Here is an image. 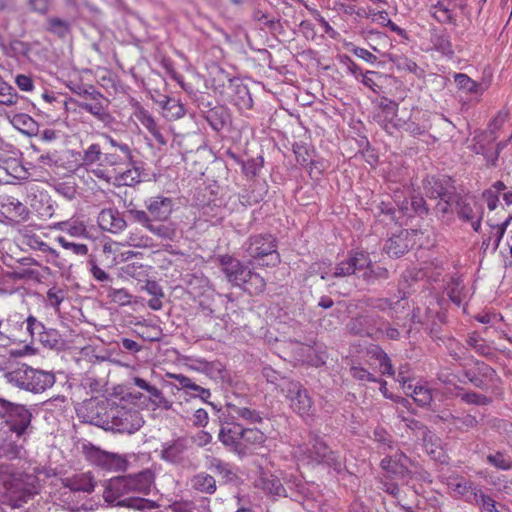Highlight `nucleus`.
I'll list each match as a JSON object with an SVG mask.
<instances>
[{
    "label": "nucleus",
    "mask_w": 512,
    "mask_h": 512,
    "mask_svg": "<svg viewBox=\"0 0 512 512\" xmlns=\"http://www.w3.org/2000/svg\"><path fill=\"white\" fill-rule=\"evenodd\" d=\"M96 424L105 430L132 434L142 427L143 419L137 409L120 399L109 405L104 417Z\"/></svg>",
    "instance_id": "1"
},
{
    "label": "nucleus",
    "mask_w": 512,
    "mask_h": 512,
    "mask_svg": "<svg viewBox=\"0 0 512 512\" xmlns=\"http://www.w3.org/2000/svg\"><path fill=\"white\" fill-rule=\"evenodd\" d=\"M4 378L8 383L33 393H41L55 383L52 372L34 369L26 364L12 366L4 373Z\"/></svg>",
    "instance_id": "2"
},
{
    "label": "nucleus",
    "mask_w": 512,
    "mask_h": 512,
    "mask_svg": "<svg viewBox=\"0 0 512 512\" xmlns=\"http://www.w3.org/2000/svg\"><path fill=\"white\" fill-rule=\"evenodd\" d=\"M295 454L308 464H325L337 472L344 468L342 458L331 451L318 436H310L309 442L300 445Z\"/></svg>",
    "instance_id": "3"
},
{
    "label": "nucleus",
    "mask_w": 512,
    "mask_h": 512,
    "mask_svg": "<svg viewBox=\"0 0 512 512\" xmlns=\"http://www.w3.org/2000/svg\"><path fill=\"white\" fill-rule=\"evenodd\" d=\"M245 251L250 262L259 266H276L280 262L276 240L270 234L251 236L246 243Z\"/></svg>",
    "instance_id": "4"
},
{
    "label": "nucleus",
    "mask_w": 512,
    "mask_h": 512,
    "mask_svg": "<svg viewBox=\"0 0 512 512\" xmlns=\"http://www.w3.org/2000/svg\"><path fill=\"white\" fill-rule=\"evenodd\" d=\"M367 257L365 253H355L349 259L340 262L336 267L331 269V264L327 262L315 263L310 267V273L316 274L326 281L337 280L356 273L367 265Z\"/></svg>",
    "instance_id": "5"
},
{
    "label": "nucleus",
    "mask_w": 512,
    "mask_h": 512,
    "mask_svg": "<svg viewBox=\"0 0 512 512\" xmlns=\"http://www.w3.org/2000/svg\"><path fill=\"white\" fill-rule=\"evenodd\" d=\"M281 392L289 400L290 407L302 418H308L313 415V403L299 382L283 381L280 385Z\"/></svg>",
    "instance_id": "6"
},
{
    "label": "nucleus",
    "mask_w": 512,
    "mask_h": 512,
    "mask_svg": "<svg viewBox=\"0 0 512 512\" xmlns=\"http://www.w3.org/2000/svg\"><path fill=\"white\" fill-rule=\"evenodd\" d=\"M2 406L6 409V423L10 432L15 434L18 440L21 439L30 425L31 412L23 405L13 404L5 400L2 401Z\"/></svg>",
    "instance_id": "7"
},
{
    "label": "nucleus",
    "mask_w": 512,
    "mask_h": 512,
    "mask_svg": "<svg viewBox=\"0 0 512 512\" xmlns=\"http://www.w3.org/2000/svg\"><path fill=\"white\" fill-rule=\"evenodd\" d=\"M88 460L107 471L120 472L128 467V460L124 455L103 451L97 447L87 449Z\"/></svg>",
    "instance_id": "8"
},
{
    "label": "nucleus",
    "mask_w": 512,
    "mask_h": 512,
    "mask_svg": "<svg viewBox=\"0 0 512 512\" xmlns=\"http://www.w3.org/2000/svg\"><path fill=\"white\" fill-rule=\"evenodd\" d=\"M418 235L417 230H402L386 241L384 250L391 257H400L416 244Z\"/></svg>",
    "instance_id": "9"
},
{
    "label": "nucleus",
    "mask_w": 512,
    "mask_h": 512,
    "mask_svg": "<svg viewBox=\"0 0 512 512\" xmlns=\"http://www.w3.org/2000/svg\"><path fill=\"white\" fill-rule=\"evenodd\" d=\"M80 153L65 149L62 151H52L42 154L39 162L43 165H55L66 169H74L78 166Z\"/></svg>",
    "instance_id": "10"
},
{
    "label": "nucleus",
    "mask_w": 512,
    "mask_h": 512,
    "mask_svg": "<svg viewBox=\"0 0 512 512\" xmlns=\"http://www.w3.org/2000/svg\"><path fill=\"white\" fill-rule=\"evenodd\" d=\"M266 441L265 434L257 428H243L241 440L238 443L236 453L244 456L256 452L262 448Z\"/></svg>",
    "instance_id": "11"
},
{
    "label": "nucleus",
    "mask_w": 512,
    "mask_h": 512,
    "mask_svg": "<svg viewBox=\"0 0 512 512\" xmlns=\"http://www.w3.org/2000/svg\"><path fill=\"white\" fill-rule=\"evenodd\" d=\"M458 205L459 217L462 220L469 222L474 231L478 232L481 228V220L484 213L483 207L472 198L462 199Z\"/></svg>",
    "instance_id": "12"
},
{
    "label": "nucleus",
    "mask_w": 512,
    "mask_h": 512,
    "mask_svg": "<svg viewBox=\"0 0 512 512\" xmlns=\"http://www.w3.org/2000/svg\"><path fill=\"white\" fill-rule=\"evenodd\" d=\"M173 200L161 195L153 196L145 201V207L152 220L166 221L173 211Z\"/></svg>",
    "instance_id": "13"
},
{
    "label": "nucleus",
    "mask_w": 512,
    "mask_h": 512,
    "mask_svg": "<svg viewBox=\"0 0 512 512\" xmlns=\"http://www.w3.org/2000/svg\"><path fill=\"white\" fill-rule=\"evenodd\" d=\"M449 491L456 497L471 503L480 486L462 476L450 477L447 481Z\"/></svg>",
    "instance_id": "14"
},
{
    "label": "nucleus",
    "mask_w": 512,
    "mask_h": 512,
    "mask_svg": "<svg viewBox=\"0 0 512 512\" xmlns=\"http://www.w3.org/2000/svg\"><path fill=\"white\" fill-rule=\"evenodd\" d=\"M221 264L222 271L228 281L233 285L242 286L247 275H249V270L239 260L227 256L221 258Z\"/></svg>",
    "instance_id": "15"
},
{
    "label": "nucleus",
    "mask_w": 512,
    "mask_h": 512,
    "mask_svg": "<svg viewBox=\"0 0 512 512\" xmlns=\"http://www.w3.org/2000/svg\"><path fill=\"white\" fill-rule=\"evenodd\" d=\"M98 224L102 230L114 234L122 232L127 225L121 214L114 209H103L98 215Z\"/></svg>",
    "instance_id": "16"
},
{
    "label": "nucleus",
    "mask_w": 512,
    "mask_h": 512,
    "mask_svg": "<svg viewBox=\"0 0 512 512\" xmlns=\"http://www.w3.org/2000/svg\"><path fill=\"white\" fill-rule=\"evenodd\" d=\"M408 458L402 452L388 455L381 461V467L387 474L403 478L407 472Z\"/></svg>",
    "instance_id": "17"
},
{
    "label": "nucleus",
    "mask_w": 512,
    "mask_h": 512,
    "mask_svg": "<svg viewBox=\"0 0 512 512\" xmlns=\"http://www.w3.org/2000/svg\"><path fill=\"white\" fill-rule=\"evenodd\" d=\"M243 427L238 423H224L219 431L218 438L226 447L236 453L238 443L241 440Z\"/></svg>",
    "instance_id": "18"
},
{
    "label": "nucleus",
    "mask_w": 512,
    "mask_h": 512,
    "mask_svg": "<svg viewBox=\"0 0 512 512\" xmlns=\"http://www.w3.org/2000/svg\"><path fill=\"white\" fill-rule=\"evenodd\" d=\"M187 448V440L184 438L164 443L161 449V458L171 463H179L183 460Z\"/></svg>",
    "instance_id": "19"
},
{
    "label": "nucleus",
    "mask_w": 512,
    "mask_h": 512,
    "mask_svg": "<svg viewBox=\"0 0 512 512\" xmlns=\"http://www.w3.org/2000/svg\"><path fill=\"white\" fill-rule=\"evenodd\" d=\"M125 477L130 493L148 494L154 482V475L150 470H144L138 474Z\"/></svg>",
    "instance_id": "20"
},
{
    "label": "nucleus",
    "mask_w": 512,
    "mask_h": 512,
    "mask_svg": "<svg viewBox=\"0 0 512 512\" xmlns=\"http://www.w3.org/2000/svg\"><path fill=\"white\" fill-rule=\"evenodd\" d=\"M89 97V100L80 102L78 106L98 119L104 120L108 116L105 107L107 100L99 92L89 93Z\"/></svg>",
    "instance_id": "21"
},
{
    "label": "nucleus",
    "mask_w": 512,
    "mask_h": 512,
    "mask_svg": "<svg viewBox=\"0 0 512 512\" xmlns=\"http://www.w3.org/2000/svg\"><path fill=\"white\" fill-rule=\"evenodd\" d=\"M65 487L74 492L91 493L95 488V481L90 472L75 474L64 480Z\"/></svg>",
    "instance_id": "22"
},
{
    "label": "nucleus",
    "mask_w": 512,
    "mask_h": 512,
    "mask_svg": "<svg viewBox=\"0 0 512 512\" xmlns=\"http://www.w3.org/2000/svg\"><path fill=\"white\" fill-rule=\"evenodd\" d=\"M3 213L16 221H26L30 211L26 205L14 197H7L2 203Z\"/></svg>",
    "instance_id": "23"
},
{
    "label": "nucleus",
    "mask_w": 512,
    "mask_h": 512,
    "mask_svg": "<svg viewBox=\"0 0 512 512\" xmlns=\"http://www.w3.org/2000/svg\"><path fill=\"white\" fill-rule=\"evenodd\" d=\"M130 493L126 477L110 479L103 493L104 500L108 503L116 502L120 497Z\"/></svg>",
    "instance_id": "24"
},
{
    "label": "nucleus",
    "mask_w": 512,
    "mask_h": 512,
    "mask_svg": "<svg viewBox=\"0 0 512 512\" xmlns=\"http://www.w3.org/2000/svg\"><path fill=\"white\" fill-rule=\"evenodd\" d=\"M420 432L426 452L434 460L443 461L444 453L441 446V439L427 427H422Z\"/></svg>",
    "instance_id": "25"
},
{
    "label": "nucleus",
    "mask_w": 512,
    "mask_h": 512,
    "mask_svg": "<svg viewBox=\"0 0 512 512\" xmlns=\"http://www.w3.org/2000/svg\"><path fill=\"white\" fill-rule=\"evenodd\" d=\"M11 177L15 180L27 179L29 176L28 170L22 165L20 160L16 158H9L2 161L0 164V177Z\"/></svg>",
    "instance_id": "26"
},
{
    "label": "nucleus",
    "mask_w": 512,
    "mask_h": 512,
    "mask_svg": "<svg viewBox=\"0 0 512 512\" xmlns=\"http://www.w3.org/2000/svg\"><path fill=\"white\" fill-rule=\"evenodd\" d=\"M10 123L14 128L27 136H35L39 132L38 123L26 113H17L10 117Z\"/></svg>",
    "instance_id": "27"
},
{
    "label": "nucleus",
    "mask_w": 512,
    "mask_h": 512,
    "mask_svg": "<svg viewBox=\"0 0 512 512\" xmlns=\"http://www.w3.org/2000/svg\"><path fill=\"white\" fill-rule=\"evenodd\" d=\"M206 468L222 477L225 482H232L237 478L233 467L229 463L215 457L207 458Z\"/></svg>",
    "instance_id": "28"
},
{
    "label": "nucleus",
    "mask_w": 512,
    "mask_h": 512,
    "mask_svg": "<svg viewBox=\"0 0 512 512\" xmlns=\"http://www.w3.org/2000/svg\"><path fill=\"white\" fill-rule=\"evenodd\" d=\"M190 485L194 490L204 494H213L217 489L215 478L207 472H199L192 476Z\"/></svg>",
    "instance_id": "29"
},
{
    "label": "nucleus",
    "mask_w": 512,
    "mask_h": 512,
    "mask_svg": "<svg viewBox=\"0 0 512 512\" xmlns=\"http://www.w3.org/2000/svg\"><path fill=\"white\" fill-rule=\"evenodd\" d=\"M22 238V243L29 246L31 249L47 253L53 258L59 257V253L54 248H51L47 243H45L39 235L25 229L22 232Z\"/></svg>",
    "instance_id": "30"
},
{
    "label": "nucleus",
    "mask_w": 512,
    "mask_h": 512,
    "mask_svg": "<svg viewBox=\"0 0 512 512\" xmlns=\"http://www.w3.org/2000/svg\"><path fill=\"white\" fill-rule=\"evenodd\" d=\"M454 80L459 89L474 95L480 96L488 89L487 83H478L466 74H455Z\"/></svg>",
    "instance_id": "31"
},
{
    "label": "nucleus",
    "mask_w": 512,
    "mask_h": 512,
    "mask_svg": "<svg viewBox=\"0 0 512 512\" xmlns=\"http://www.w3.org/2000/svg\"><path fill=\"white\" fill-rule=\"evenodd\" d=\"M431 44H422V49L425 51L436 50L444 56L451 57L454 54L453 47L448 37L445 34H432Z\"/></svg>",
    "instance_id": "32"
},
{
    "label": "nucleus",
    "mask_w": 512,
    "mask_h": 512,
    "mask_svg": "<svg viewBox=\"0 0 512 512\" xmlns=\"http://www.w3.org/2000/svg\"><path fill=\"white\" fill-rule=\"evenodd\" d=\"M172 377L178 382L181 388L185 389L188 393H190L193 396H197L202 400H207L211 395L208 389H205L197 385L195 382H193L189 377L185 375L175 374Z\"/></svg>",
    "instance_id": "33"
},
{
    "label": "nucleus",
    "mask_w": 512,
    "mask_h": 512,
    "mask_svg": "<svg viewBox=\"0 0 512 512\" xmlns=\"http://www.w3.org/2000/svg\"><path fill=\"white\" fill-rule=\"evenodd\" d=\"M467 345L477 354L484 357H492L495 355V348L486 340L481 338L476 332L468 335Z\"/></svg>",
    "instance_id": "34"
},
{
    "label": "nucleus",
    "mask_w": 512,
    "mask_h": 512,
    "mask_svg": "<svg viewBox=\"0 0 512 512\" xmlns=\"http://www.w3.org/2000/svg\"><path fill=\"white\" fill-rule=\"evenodd\" d=\"M141 181V172L138 167L133 165L123 172L115 169L114 185L117 186H133Z\"/></svg>",
    "instance_id": "35"
},
{
    "label": "nucleus",
    "mask_w": 512,
    "mask_h": 512,
    "mask_svg": "<svg viewBox=\"0 0 512 512\" xmlns=\"http://www.w3.org/2000/svg\"><path fill=\"white\" fill-rule=\"evenodd\" d=\"M434 190L431 192L432 198H439L440 200L436 204L437 213H441L442 215L448 214L450 212V194L444 189L440 182L434 183Z\"/></svg>",
    "instance_id": "36"
},
{
    "label": "nucleus",
    "mask_w": 512,
    "mask_h": 512,
    "mask_svg": "<svg viewBox=\"0 0 512 512\" xmlns=\"http://www.w3.org/2000/svg\"><path fill=\"white\" fill-rule=\"evenodd\" d=\"M407 395H411L416 403L421 406L430 404L432 401L431 390L425 385H411L407 384V388L404 390Z\"/></svg>",
    "instance_id": "37"
},
{
    "label": "nucleus",
    "mask_w": 512,
    "mask_h": 512,
    "mask_svg": "<svg viewBox=\"0 0 512 512\" xmlns=\"http://www.w3.org/2000/svg\"><path fill=\"white\" fill-rule=\"evenodd\" d=\"M486 462L501 470H509L512 468V457L503 451L492 450L486 455Z\"/></svg>",
    "instance_id": "38"
},
{
    "label": "nucleus",
    "mask_w": 512,
    "mask_h": 512,
    "mask_svg": "<svg viewBox=\"0 0 512 512\" xmlns=\"http://www.w3.org/2000/svg\"><path fill=\"white\" fill-rule=\"evenodd\" d=\"M242 287L249 294L258 295L265 290L266 281L259 274L249 270V275H247L245 282L242 284Z\"/></svg>",
    "instance_id": "39"
},
{
    "label": "nucleus",
    "mask_w": 512,
    "mask_h": 512,
    "mask_svg": "<svg viewBox=\"0 0 512 512\" xmlns=\"http://www.w3.org/2000/svg\"><path fill=\"white\" fill-rule=\"evenodd\" d=\"M2 47L4 52L11 57H28L30 51L29 44L17 38L10 39L6 43L2 42Z\"/></svg>",
    "instance_id": "40"
},
{
    "label": "nucleus",
    "mask_w": 512,
    "mask_h": 512,
    "mask_svg": "<svg viewBox=\"0 0 512 512\" xmlns=\"http://www.w3.org/2000/svg\"><path fill=\"white\" fill-rule=\"evenodd\" d=\"M470 504L477 506L481 512H500L496 507V501L488 494H485L481 487Z\"/></svg>",
    "instance_id": "41"
},
{
    "label": "nucleus",
    "mask_w": 512,
    "mask_h": 512,
    "mask_svg": "<svg viewBox=\"0 0 512 512\" xmlns=\"http://www.w3.org/2000/svg\"><path fill=\"white\" fill-rule=\"evenodd\" d=\"M22 98L17 94L15 89L6 83H0V104L13 107L16 106Z\"/></svg>",
    "instance_id": "42"
},
{
    "label": "nucleus",
    "mask_w": 512,
    "mask_h": 512,
    "mask_svg": "<svg viewBox=\"0 0 512 512\" xmlns=\"http://www.w3.org/2000/svg\"><path fill=\"white\" fill-rule=\"evenodd\" d=\"M58 228L72 237H85L87 229L85 224L79 220H68L58 223Z\"/></svg>",
    "instance_id": "43"
},
{
    "label": "nucleus",
    "mask_w": 512,
    "mask_h": 512,
    "mask_svg": "<svg viewBox=\"0 0 512 512\" xmlns=\"http://www.w3.org/2000/svg\"><path fill=\"white\" fill-rule=\"evenodd\" d=\"M117 506H124L135 510H151L155 508V502L141 498V497H129L116 502Z\"/></svg>",
    "instance_id": "44"
},
{
    "label": "nucleus",
    "mask_w": 512,
    "mask_h": 512,
    "mask_svg": "<svg viewBox=\"0 0 512 512\" xmlns=\"http://www.w3.org/2000/svg\"><path fill=\"white\" fill-rule=\"evenodd\" d=\"M102 152L99 144H91L83 153L80 154L79 165H84L87 167L93 166L96 162H98L101 158Z\"/></svg>",
    "instance_id": "45"
},
{
    "label": "nucleus",
    "mask_w": 512,
    "mask_h": 512,
    "mask_svg": "<svg viewBox=\"0 0 512 512\" xmlns=\"http://www.w3.org/2000/svg\"><path fill=\"white\" fill-rule=\"evenodd\" d=\"M370 17L371 20L383 27H389L392 32H404L397 25H395L389 18L388 12L385 10L375 11L370 10L367 11V16Z\"/></svg>",
    "instance_id": "46"
},
{
    "label": "nucleus",
    "mask_w": 512,
    "mask_h": 512,
    "mask_svg": "<svg viewBox=\"0 0 512 512\" xmlns=\"http://www.w3.org/2000/svg\"><path fill=\"white\" fill-rule=\"evenodd\" d=\"M261 486L263 490L272 495H281L285 492V489L280 479L274 475H264L261 477Z\"/></svg>",
    "instance_id": "47"
},
{
    "label": "nucleus",
    "mask_w": 512,
    "mask_h": 512,
    "mask_svg": "<svg viewBox=\"0 0 512 512\" xmlns=\"http://www.w3.org/2000/svg\"><path fill=\"white\" fill-rule=\"evenodd\" d=\"M126 242L128 246L136 248H148L152 246V239L138 229L129 231Z\"/></svg>",
    "instance_id": "48"
},
{
    "label": "nucleus",
    "mask_w": 512,
    "mask_h": 512,
    "mask_svg": "<svg viewBox=\"0 0 512 512\" xmlns=\"http://www.w3.org/2000/svg\"><path fill=\"white\" fill-rule=\"evenodd\" d=\"M229 414L232 417L242 418L244 420H248L251 422H258L261 420V417L255 410H251L247 407H238L234 404L227 405Z\"/></svg>",
    "instance_id": "49"
},
{
    "label": "nucleus",
    "mask_w": 512,
    "mask_h": 512,
    "mask_svg": "<svg viewBox=\"0 0 512 512\" xmlns=\"http://www.w3.org/2000/svg\"><path fill=\"white\" fill-rule=\"evenodd\" d=\"M433 17L440 23L451 24L455 21V13L443 2L433 7Z\"/></svg>",
    "instance_id": "50"
},
{
    "label": "nucleus",
    "mask_w": 512,
    "mask_h": 512,
    "mask_svg": "<svg viewBox=\"0 0 512 512\" xmlns=\"http://www.w3.org/2000/svg\"><path fill=\"white\" fill-rule=\"evenodd\" d=\"M366 257H368L367 254H365ZM367 262L368 264L365 265L362 269L360 270H357V272H360V271H363V277L367 280V281H370L374 278H387L388 277V271L386 268H383V267H380V266H375V265H372L371 261L369 260V258H367Z\"/></svg>",
    "instance_id": "51"
},
{
    "label": "nucleus",
    "mask_w": 512,
    "mask_h": 512,
    "mask_svg": "<svg viewBox=\"0 0 512 512\" xmlns=\"http://www.w3.org/2000/svg\"><path fill=\"white\" fill-rule=\"evenodd\" d=\"M496 136H491L489 132H481L473 138L471 149L476 154H484L487 150V145L494 141Z\"/></svg>",
    "instance_id": "52"
},
{
    "label": "nucleus",
    "mask_w": 512,
    "mask_h": 512,
    "mask_svg": "<svg viewBox=\"0 0 512 512\" xmlns=\"http://www.w3.org/2000/svg\"><path fill=\"white\" fill-rule=\"evenodd\" d=\"M147 230H149L154 235L166 240H171L176 235V230L172 224L155 225L151 222Z\"/></svg>",
    "instance_id": "53"
},
{
    "label": "nucleus",
    "mask_w": 512,
    "mask_h": 512,
    "mask_svg": "<svg viewBox=\"0 0 512 512\" xmlns=\"http://www.w3.org/2000/svg\"><path fill=\"white\" fill-rule=\"evenodd\" d=\"M512 220V215H509L502 223L500 224H490L492 228L491 234L495 238L494 239V246L493 250H496L499 247V244L506 232L507 227L509 226L510 222Z\"/></svg>",
    "instance_id": "54"
},
{
    "label": "nucleus",
    "mask_w": 512,
    "mask_h": 512,
    "mask_svg": "<svg viewBox=\"0 0 512 512\" xmlns=\"http://www.w3.org/2000/svg\"><path fill=\"white\" fill-rule=\"evenodd\" d=\"M22 445L18 444L15 440H3L0 444V453L8 458H16L19 456Z\"/></svg>",
    "instance_id": "55"
},
{
    "label": "nucleus",
    "mask_w": 512,
    "mask_h": 512,
    "mask_svg": "<svg viewBox=\"0 0 512 512\" xmlns=\"http://www.w3.org/2000/svg\"><path fill=\"white\" fill-rule=\"evenodd\" d=\"M459 392H457V396H459L465 403L467 404H476V405H486L489 403V399L481 394H477L475 392H461L462 389L457 388Z\"/></svg>",
    "instance_id": "56"
},
{
    "label": "nucleus",
    "mask_w": 512,
    "mask_h": 512,
    "mask_svg": "<svg viewBox=\"0 0 512 512\" xmlns=\"http://www.w3.org/2000/svg\"><path fill=\"white\" fill-rule=\"evenodd\" d=\"M90 172L98 179L114 184L115 168L108 169L100 164L90 169Z\"/></svg>",
    "instance_id": "57"
},
{
    "label": "nucleus",
    "mask_w": 512,
    "mask_h": 512,
    "mask_svg": "<svg viewBox=\"0 0 512 512\" xmlns=\"http://www.w3.org/2000/svg\"><path fill=\"white\" fill-rule=\"evenodd\" d=\"M233 101L239 109H250L253 105L250 93L244 86L238 88V96Z\"/></svg>",
    "instance_id": "58"
},
{
    "label": "nucleus",
    "mask_w": 512,
    "mask_h": 512,
    "mask_svg": "<svg viewBox=\"0 0 512 512\" xmlns=\"http://www.w3.org/2000/svg\"><path fill=\"white\" fill-rule=\"evenodd\" d=\"M375 355H376V359L379 362V367H380L382 374L393 376L395 372H394L393 365H392L391 360L388 357V355L382 350L376 351Z\"/></svg>",
    "instance_id": "59"
},
{
    "label": "nucleus",
    "mask_w": 512,
    "mask_h": 512,
    "mask_svg": "<svg viewBox=\"0 0 512 512\" xmlns=\"http://www.w3.org/2000/svg\"><path fill=\"white\" fill-rule=\"evenodd\" d=\"M57 242L67 250H71L76 255L84 256L88 253V246L86 244H77L67 241L64 237L59 236Z\"/></svg>",
    "instance_id": "60"
},
{
    "label": "nucleus",
    "mask_w": 512,
    "mask_h": 512,
    "mask_svg": "<svg viewBox=\"0 0 512 512\" xmlns=\"http://www.w3.org/2000/svg\"><path fill=\"white\" fill-rule=\"evenodd\" d=\"M151 391L149 392L151 396V400L153 404L161 409L168 410L171 408V403L165 398L162 391L158 389L156 386L153 388H150Z\"/></svg>",
    "instance_id": "61"
},
{
    "label": "nucleus",
    "mask_w": 512,
    "mask_h": 512,
    "mask_svg": "<svg viewBox=\"0 0 512 512\" xmlns=\"http://www.w3.org/2000/svg\"><path fill=\"white\" fill-rule=\"evenodd\" d=\"M509 112L507 110H500L497 115L492 119L489 124V133L491 136H495L503 124L508 120Z\"/></svg>",
    "instance_id": "62"
},
{
    "label": "nucleus",
    "mask_w": 512,
    "mask_h": 512,
    "mask_svg": "<svg viewBox=\"0 0 512 512\" xmlns=\"http://www.w3.org/2000/svg\"><path fill=\"white\" fill-rule=\"evenodd\" d=\"M108 296L114 303L127 305L130 303V294L125 289H109Z\"/></svg>",
    "instance_id": "63"
},
{
    "label": "nucleus",
    "mask_w": 512,
    "mask_h": 512,
    "mask_svg": "<svg viewBox=\"0 0 512 512\" xmlns=\"http://www.w3.org/2000/svg\"><path fill=\"white\" fill-rule=\"evenodd\" d=\"M350 372H351V375L353 376V378H355L359 381H369V382L377 381L375 376L363 367L352 366L350 369Z\"/></svg>",
    "instance_id": "64"
}]
</instances>
